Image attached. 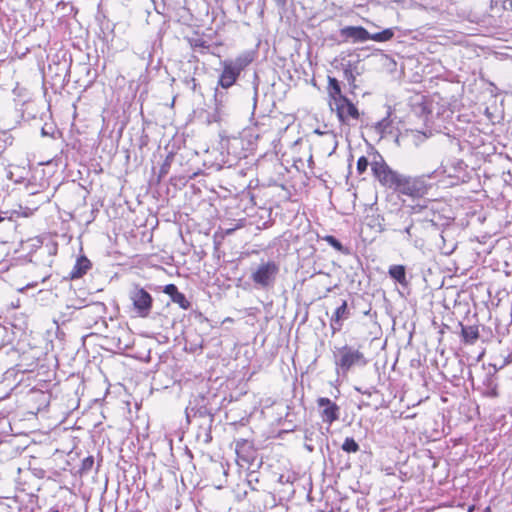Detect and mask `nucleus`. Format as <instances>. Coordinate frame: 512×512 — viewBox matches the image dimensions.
<instances>
[{
	"mask_svg": "<svg viewBox=\"0 0 512 512\" xmlns=\"http://www.w3.org/2000/svg\"><path fill=\"white\" fill-rule=\"evenodd\" d=\"M254 59L253 52L245 51L240 53L234 59L221 61L222 72L218 78V87L228 89L233 86L239 78L242 71L248 67Z\"/></svg>",
	"mask_w": 512,
	"mask_h": 512,
	"instance_id": "1",
	"label": "nucleus"
},
{
	"mask_svg": "<svg viewBox=\"0 0 512 512\" xmlns=\"http://www.w3.org/2000/svg\"><path fill=\"white\" fill-rule=\"evenodd\" d=\"M429 178H431L430 175L410 176L402 174L394 192L412 199L423 198L432 188V184L428 182Z\"/></svg>",
	"mask_w": 512,
	"mask_h": 512,
	"instance_id": "2",
	"label": "nucleus"
},
{
	"mask_svg": "<svg viewBox=\"0 0 512 512\" xmlns=\"http://www.w3.org/2000/svg\"><path fill=\"white\" fill-rule=\"evenodd\" d=\"M371 155V171L373 176L381 186L394 191L402 173L393 170L378 151L373 150Z\"/></svg>",
	"mask_w": 512,
	"mask_h": 512,
	"instance_id": "3",
	"label": "nucleus"
},
{
	"mask_svg": "<svg viewBox=\"0 0 512 512\" xmlns=\"http://www.w3.org/2000/svg\"><path fill=\"white\" fill-rule=\"evenodd\" d=\"M333 357L337 373L343 375L347 374L353 366H365L368 362L359 349L349 345L336 348Z\"/></svg>",
	"mask_w": 512,
	"mask_h": 512,
	"instance_id": "4",
	"label": "nucleus"
},
{
	"mask_svg": "<svg viewBox=\"0 0 512 512\" xmlns=\"http://www.w3.org/2000/svg\"><path fill=\"white\" fill-rule=\"evenodd\" d=\"M279 273V266L274 261L261 262L251 273V280L258 289L274 286Z\"/></svg>",
	"mask_w": 512,
	"mask_h": 512,
	"instance_id": "5",
	"label": "nucleus"
},
{
	"mask_svg": "<svg viewBox=\"0 0 512 512\" xmlns=\"http://www.w3.org/2000/svg\"><path fill=\"white\" fill-rule=\"evenodd\" d=\"M129 299L137 316L147 318L153 307V298L148 291L138 284L129 291Z\"/></svg>",
	"mask_w": 512,
	"mask_h": 512,
	"instance_id": "6",
	"label": "nucleus"
},
{
	"mask_svg": "<svg viewBox=\"0 0 512 512\" xmlns=\"http://www.w3.org/2000/svg\"><path fill=\"white\" fill-rule=\"evenodd\" d=\"M316 402L323 423L330 426L339 419L340 407L331 399L327 397H319Z\"/></svg>",
	"mask_w": 512,
	"mask_h": 512,
	"instance_id": "7",
	"label": "nucleus"
},
{
	"mask_svg": "<svg viewBox=\"0 0 512 512\" xmlns=\"http://www.w3.org/2000/svg\"><path fill=\"white\" fill-rule=\"evenodd\" d=\"M235 451L240 461L252 465L257 457L254 444L246 439H239L235 442Z\"/></svg>",
	"mask_w": 512,
	"mask_h": 512,
	"instance_id": "8",
	"label": "nucleus"
},
{
	"mask_svg": "<svg viewBox=\"0 0 512 512\" xmlns=\"http://www.w3.org/2000/svg\"><path fill=\"white\" fill-rule=\"evenodd\" d=\"M337 116L342 123H346L348 118L357 120L359 118V111L356 106L346 97L335 104Z\"/></svg>",
	"mask_w": 512,
	"mask_h": 512,
	"instance_id": "9",
	"label": "nucleus"
},
{
	"mask_svg": "<svg viewBox=\"0 0 512 512\" xmlns=\"http://www.w3.org/2000/svg\"><path fill=\"white\" fill-rule=\"evenodd\" d=\"M340 35L344 41L352 40L354 43L365 42L370 37V33L362 26H346L340 29Z\"/></svg>",
	"mask_w": 512,
	"mask_h": 512,
	"instance_id": "10",
	"label": "nucleus"
},
{
	"mask_svg": "<svg viewBox=\"0 0 512 512\" xmlns=\"http://www.w3.org/2000/svg\"><path fill=\"white\" fill-rule=\"evenodd\" d=\"M350 317V310L348 309V303L343 300L341 305L335 310L330 320V327L332 334H336L342 328L343 321Z\"/></svg>",
	"mask_w": 512,
	"mask_h": 512,
	"instance_id": "11",
	"label": "nucleus"
},
{
	"mask_svg": "<svg viewBox=\"0 0 512 512\" xmlns=\"http://www.w3.org/2000/svg\"><path fill=\"white\" fill-rule=\"evenodd\" d=\"M163 292L171 298L172 302L178 304L182 309L187 310L191 307V303L183 293L179 292L175 284L166 285Z\"/></svg>",
	"mask_w": 512,
	"mask_h": 512,
	"instance_id": "12",
	"label": "nucleus"
},
{
	"mask_svg": "<svg viewBox=\"0 0 512 512\" xmlns=\"http://www.w3.org/2000/svg\"><path fill=\"white\" fill-rule=\"evenodd\" d=\"M91 261L86 256H80L77 258L75 265L73 266L69 276L71 279H79L91 268Z\"/></svg>",
	"mask_w": 512,
	"mask_h": 512,
	"instance_id": "13",
	"label": "nucleus"
},
{
	"mask_svg": "<svg viewBox=\"0 0 512 512\" xmlns=\"http://www.w3.org/2000/svg\"><path fill=\"white\" fill-rule=\"evenodd\" d=\"M399 214H409L408 212L398 209L389 214L388 222L385 227H380V231L391 230L393 232H402L403 222L400 220Z\"/></svg>",
	"mask_w": 512,
	"mask_h": 512,
	"instance_id": "14",
	"label": "nucleus"
},
{
	"mask_svg": "<svg viewBox=\"0 0 512 512\" xmlns=\"http://www.w3.org/2000/svg\"><path fill=\"white\" fill-rule=\"evenodd\" d=\"M189 44H190L191 48L195 52H199L201 54L209 53V54H212L214 56L220 57V53H217L216 51H213L212 50V45L208 41L204 40L201 37L190 38L189 39Z\"/></svg>",
	"mask_w": 512,
	"mask_h": 512,
	"instance_id": "15",
	"label": "nucleus"
},
{
	"mask_svg": "<svg viewBox=\"0 0 512 512\" xmlns=\"http://www.w3.org/2000/svg\"><path fill=\"white\" fill-rule=\"evenodd\" d=\"M458 326L461 329V337L462 341L465 344H474L479 338V330L475 325L465 326L461 322L458 323Z\"/></svg>",
	"mask_w": 512,
	"mask_h": 512,
	"instance_id": "16",
	"label": "nucleus"
},
{
	"mask_svg": "<svg viewBox=\"0 0 512 512\" xmlns=\"http://www.w3.org/2000/svg\"><path fill=\"white\" fill-rule=\"evenodd\" d=\"M328 94L334 102V105L342 100V98H346L345 95L342 94L340 82L334 78L328 76Z\"/></svg>",
	"mask_w": 512,
	"mask_h": 512,
	"instance_id": "17",
	"label": "nucleus"
},
{
	"mask_svg": "<svg viewBox=\"0 0 512 512\" xmlns=\"http://www.w3.org/2000/svg\"><path fill=\"white\" fill-rule=\"evenodd\" d=\"M389 276L401 285H407L406 268L403 265H392L389 267Z\"/></svg>",
	"mask_w": 512,
	"mask_h": 512,
	"instance_id": "18",
	"label": "nucleus"
},
{
	"mask_svg": "<svg viewBox=\"0 0 512 512\" xmlns=\"http://www.w3.org/2000/svg\"><path fill=\"white\" fill-rule=\"evenodd\" d=\"M400 220L403 222L402 232L401 234H404V238L407 241H410L413 237V227H414V220L411 217V214H399Z\"/></svg>",
	"mask_w": 512,
	"mask_h": 512,
	"instance_id": "19",
	"label": "nucleus"
},
{
	"mask_svg": "<svg viewBox=\"0 0 512 512\" xmlns=\"http://www.w3.org/2000/svg\"><path fill=\"white\" fill-rule=\"evenodd\" d=\"M394 37V28H387L378 33H370L369 40H373L376 42H386L391 40Z\"/></svg>",
	"mask_w": 512,
	"mask_h": 512,
	"instance_id": "20",
	"label": "nucleus"
},
{
	"mask_svg": "<svg viewBox=\"0 0 512 512\" xmlns=\"http://www.w3.org/2000/svg\"><path fill=\"white\" fill-rule=\"evenodd\" d=\"M341 448L347 453H356L360 450L359 444L351 437L345 438Z\"/></svg>",
	"mask_w": 512,
	"mask_h": 512,
	"instance_id": "21",
	"label": "nucleus"
},
{
	"mask_svg": "<svg viewBox=\"0 0 512 512\" xmlns=\"http://www.w3.org/2000/svg\"><path fill=\"white\" fill-rule=\"evenodd\" d=\"M227 99H228L227 93L223 90H220L218 87H216L215 93H214V100H215V105H216L217 110L226 104Z\"/></svg>",
	"mask_w": 512,
	"mask_h": 512,
	"instance_id": "22",
	"label": "nucleus"
},
{
	"mask_svg": "<svg viewBox=\"0 0 512 512\" xmlns=\"http://www.w3.org/2000/svg\"><path fill=\"white\" fill-rule=\"evenodd\" d=\"M173 158H174V155L172 153H170L166 157V159L164 160L163 164L160 167L159 178H163L164 176H166L168 174L171 164H172V161H173Z\"/></svg>",
	"mask_w": 512,
	"mask_h": 512,
	"instance_id": "23",
	"label": "nucleus"
},
{
	"mask_svg": "<svg viewBox=\"0 0 512 512\" xmlns=\"http://www.w3.org/2000/svg\"><path fill=\"white\" fill-rule=\"evenodd\" d=\"M371 166V160L367 157L362 156L357 161V172L359 175L364 174L367 171L368 166Z\"/></svg>",
	"mask_w": 512,
	"mask_h": 512,
	"instance_id": "24",
	"label": "nucleus"
},
{
	"mask_svg": "<svg viewBox=\"0 0 512 512\" xmlns=\"http://www.w3.org/2000/svg\"><path fill=\"white\" fill-rule=\"evenodd\" d=\"M325 241L330 245L332 246L334 249H336L337 251H340V252H344V246L342 245V243L337 239L335 238L334 236L332 235H328L325 237Z\"/></svg>",
	"mask_w": 512,
	"mask_h": 512,
	"instance_id": "25",
	"label": "nucleus"
},
{
	"mask_svg": "<svg viewBox=\"0 0 512 512\" xmlns=\"http://www.w3.org/2000/svg\"><path fill=\"white\" fill-rule=\"evenodd\" d=\"M198 415L199 417H209L210 422L213 421V414L209 411L206 406H200L195 412L194 416Z\"/></svg>",
	"mask_w": 512,
	"mask_h": 512,
	"instance_id": "26",
	"label": "nucleus"
},
{
	"mask_svg": "<svg viewBox=\"0 0 512 512\" xmlns=\"http://www.w3.org/2000/svg\"><path fill=\"white\" fill-rule=\"evenodd\" d=\"M93 465H94V458L92 456H88L82 461L81 470L83 472H88L92 469Z\"/></svg>",
	"mask_w": 512,
	"mask_h": 512,
	"instance_id": "27",
	"label": "nucleus"
},
{
	"mask_svg": "<svg viewBox=\"0 0 512 512\" xmlns=\"http://www.w3.org/2000/svg\"><path fill=\"white\" fill-rule=\"evenodd\" d=\"M485 395L489 396V397H492V398H495V397L498 396L497 385L494 384L491 379L489 380L488 389L485 392Z\"/></svg>",
	"mask_w": 512,
	"mask_h": 512,
	"instance_id": "28",
	"label": "nucleus"
},
{
	"mask_svg": "<svg viewBox=\"0 0 512 512\" xmlns=\"http://www.w3.org/2000/svg\"><path fill=\"white\" fill-rule=\"evenodd\" d=\"M344 79L347 80V82L350 85H354L355 82V75L353 74V71L351 70L350 66L346 67L343 71Z\"/></svg>",
	"mask_w": 512,
	"mask_h": 512,
	"instance_id": "29",
	"label": "nucleus"
},
{
	"mask_svg": "<svg viewBox=\"0 0 512 512\" xmlns=\"http://www.w3.org/2000/svg\"><path fill=\"white\" fill-rule=\"evenodd\" d=\"M184 83L186 84V86L191 89L192 92H197V88H198V83H197V80L194 78V77H190V78H186L184 80Z\"/></svg>",
	"mask_w": 512,
	"mask_h": 512,
	"instance_id": "30",
	"label": "nucleus"
},
{
	"mask_svg": "<svg viewBox=\"0 0 512 512\" xmlns=\"http://www.w3.org/2000/svg\"><path fill=\"white\" fill-rule=\"evenodd\" d=\"M390 125V121L388 120V118H385L381 121H379L375 128L380 132V133H383L386 131V129L389 127Z\"/></svg>",
	"mask_w": 512,
	"mask_h": 512,
	"instance_id": "31",
	"label": "nucleus"
},
{
	"mask_svg": "<svg viewBox=\"0 0 512 512\" xmlns=\"http://www.w3.org/2000/svg\"><path fill=\"white\" fill-rule=\"evenodd\" d=\"M41 135L42 136H53V127L50 126L49 129H47L46 126L42 127Z\"/></svg>",
	"mask_w": 512,
	"mask_h": 512,
	"instance_id": "32",
	"label": "nucleus"
},
{
	"mask_svg": "<svg viewBox=\"0 0 512 512\" xmlns=\"http://www.w3.org/2000/svg\"><path fill=\"white\" fill-rule=\"evenodd\" d=\"M426 211L427 210V206H422V205H414L411 207V214L412 213H419L421 211Z\"/></svg>",
	"mask_w": 512,
	"mask_h": 512,
	"instance_id": "33",
	"label": "nucleus"
},
{
	"mask_svg": "<svg viewBox=\"0 0 512 512\" xmlns=\"http://www.w3.org/2000/svg\"><path fill=\"white\" fill-rule=\"evenodd\" d=\"M272 1L280 9H285L287 6V0H272Z\"/></svg>",
	"mask_w": 512,
	"mask_h": 512,
	"instance_id": "34",
	"label": "nucleus"
},
{
	"mask_svg": "<svg viewBox=\"0 0 512 512\" xmlns=\"http://www.w3.org/2000/svg\"><path fill=\"white\" fill-rule=\"evenodd\" d=\"M0 512H13V510L9 505L0 503Z\"/></svg>",
	"mask_w": 512,
	"mask_h": 512,
	"instance_id": "35",
	"label": "nucleus"
},
{
	"mask_svg": "<svg viewBox=\"0 0 512 512\" xmlns=\"http://www.w3.org/2000/svg\"><path fill=\"white\" fill-rule=\"evenodd\" d=\"M212 45V50L219 53V48L221 46V43H210Z\"/></svg>",
	"mask_w": 512,
	"mask_h": 512,
	"instance_id": "36",
	"label": "nucleus"
},
{
	"mask_svg": "<svg viewBox=\"0 0 512 512\" xmlns=\"http://www.w3.org/2000/svg\"><path fill=\"white\" fill-rule=\"evenodd\" d=\"M305 447L310 452H312L314 450V447L312 445L306 444Z\"/></svg>",
	"mask_w": 512,
	"mask_h": 512,
	"instance_id": "37",
	"label": "nucleus"
},
{
	"mask_svg": "<svg viewBox=\"0 0 512 512\" xmlns=\"http://www.w3.org/2000/svg\"><path fill=\"white\" fill-rule=\"evenodd\" d=\"M474 509H475V506H474V505H472V506H470V507H469L468 512H473V511H474Z\"/></svg>",
	"mask_w": 512,
	"mask_h": 512,
	"instance_id": "38",
	"label": "nucleus"
},
{
	"mask_svg": "<svg viewBox=\"0 0 512 512\" xmlns=\"http://www.w3.org/2000/svg\"><path fill=\"white\" fill-rule=\"evenodd\" d=\"M483 512H492V511H491V508L488 506V507H486V508L483 510Z\"/></svg>",
	"mask_w": 512,
	"mask_h": 512,
	"instance_id": "39",
	"label": "nucleus"
},
{
	"mask_svg": "<svg viewBox=\"0 0 512 512\" xmlns=\"http://www.w3.org/2000/svg\"><path fill=\"white\" fill-rule=\"evenodd\" d=\"M49 512H59L57 508H51Z\"/></svg>",
	"mask_w": 512,
	"mask_h": 512,
	"instance_id": "40",
	"label": "nucleus"
},
{
	"mask_svg": "<svg viewBox=\"0 0 512 512\" xmlns=\"http://www.w3.org/2000/svg\"><path fill=\"white\" fill-rule=\"evenodd\" d=\"M210 440H211V436H210V434L208 433V434H207L206 442H209Z\"/></svg>",
	"mask_w": 512,
	"mask_h": 512,
	"instance_id": "41",
	"label": "nucleus"
},
{
	"mask_svg": "<svg viewBox=\"0 0 512 512\" xmlns=\"http://www.w3.org/2000/svg\"><path fill=\"white\" fill-rule=\"evenodd\" d=\"M305 439L306 440H309L310 439V436H308L307 434L305 435Z\"/></svg>",
	"mask_w": 512,
	"mask_h": 512,
	"instance_id": "42",
	"label": "nucleus"
}]
</instances>
